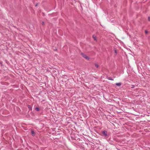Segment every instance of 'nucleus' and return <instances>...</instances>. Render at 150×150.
<instances>
[{
  "label": "nucleus",
  "instance_id": "nucleus-1",
  "mask_svg": "<svg viewBox=\"0 0 150 150\" xmlns=\"http://www.w3.org/2000/svg\"><path fill=\"white\" fill-rule=\"evenodd\" d=\"M103 135L106 138H108L109 137V135L108 134V132L105 131H104L102 132Z\"/></svg>",
  "mask_w": 150,
  "mask_h": 150
},
{
  "label": "nucleus",
  "instance_id": "nucleus-2",
  "mask_svg": "<svg viewBox=\"0 0 150 150\" xmlns=\"http://www.w3.org/2000/svg\"><path fill=\"white\" fill-rule=\"evenodd\" d=\"M81 55L82 57L87 60H89L90 58L89 57L86 56V55L83 53H81Z\"/></svg>",
  "mask_w": 150,
  "mask_h": 150
},
{
  "label": "nucleus",
  "instance_id": "nucleus-3",
  "mask_svg": "<svg viewBox=\"0 0 150 150\" xmlns=\"http://www.w3.org/2000/svg\"><path fill=\"white\" fill-rule=\"evenodd\" d=\"M31 133L33 136H34L35 135V134L34 131L32 130L31 131Z\"/></svg>",
  "mask_w": 150,
  "mask_h": 150
},
{
  "label": "nucleus",
  "instance_id": "nucleus-4",
  "mask_svg": "<svg viewBox=\"0 0 150 150\" xmlns=\"http://www.w3.org/2000/svg\"><path fill=\"white\" fill-rule=\"evenodd\" d=\"M106 78L107 79L113 81L114 80L113 79L111 78L110 77H109L108 76L106 77Z\"/></svg>",
  "mask_w": 150,
  "mask_h": 150
},
{
  "label": "nucleus",
  "instance_id": "nucleus-5",
  "mask_svg": "<svg viewBox=\"0 0 150 150\" xmlns=\"http://www.w3.org/2000/svg\"><path fill=\"white\" fill-rule=\"evenodd\" d=\"M115 84L118 86H120L122 85V83H117Z\"/></svg>",
  "mask_w": 150,
  "mask_h": 150
},
{
  "label": "nucleus",
  "instance_id": "nucleus-6",
  "mask_svg": "<svg viewBox=\"0 0 150 150\" xmlns=\"http://www.w3.org/2000/svg\"><path fill=\"white\" fill-rule=\"evenodd\" d=\"M93 38L94 39V40H96V37L95 35H93Z\"/></svg>",
  "mask_w": 150,
  "mask_h": 150
},
{
  "label": "nucleus",
  "instance_id": "nucleus-7",
  "mask_svg": "<svg viewBox=\"0 0 150 150\" xmlns=\"http://www.w3.org/2000/svg\"><path fill=\"white\" fill-rule=\"evenodd\" d=\"M35 110H36V111H38L39 110H40V109L39 108H38V107H36V108H35Z\"/></svg>",
  "mask_w": 150,
  "mask_h": 150
},
{
  "label": "nucleus",
  "instance_id": "nucleus-8",
  "mask_svg": "<svg viewBox=\"0 0 150 150\" xmlns=\"http://www.w3.org/2000/svg\"><path fill=\"white\" fill-rule=\"evenodd\" d=\"M28 108L30 110H31V109H32V108H31V106H30V105H28Z\"/></svg>",
  "mask_w": 150,
  "mask_h": 150
},
{
  "label": "nucleus",
  "instance_id": "nucleus-9",
  "mask_svg": "<svg viewBox=\"0 0 150 150\" xmlns=\"http://www.w3.org/2000/svg\"><path fill=\"white\" fill-rule=\"evenodd\" d=\"M95 66L97 68H98L99 66V65L97 64H95Z\"/></svg>",
  "mask_w": 150,
  "mask_h": 150
},
{
  "label": "nucleus",
  "instance_id": "nucleus-10",
  "mask_svg": "<svg viewBox=\"0 0 150 150\" xmlns=\"http://www.w3.org/2000/svg\"><path fill=\"white\" fill-rule=\"evenodd\" d=\"M134 85H132L131 88H134Z\"/></svg>",
  "mask_w": 150,
  "mask_h": 150
},
{
  "label": "nucleus",
  "instance_id": "nucleus-11",
  "mask_svg": "<svg viewBox=\"0 0 150 150\" xmlns=\"http://www.w3.org/2000/svg\"><path fill=\"white\" fill-rule=\"evenodd\" d=\"M114 51H115V53L116 54H117V50H115Z\"/></svg>",
  "mask_w": 150,
  "mask_h": 150
},
{
  "label": "nucleus",
  "instance_id": "nucleus-12",
  "mask_svg": "<svg viewBox=\"0 0 150 150\" xmlns=\"http://www.w3.org/2000/svg\"><path fill=\"white\" fill-rule=\"evenodd\" d=\"M41 24H42V25H45V23L43 21H42L41 23Z\"/></svg>",
  "mask_w": 150,
  "mask_h": 150
},
{
  "label": "nucleus",
  "instance_id": "nucleus-13",
  "mask_svg": "<svg viewBox=\"0 0 150 150\" xmlns=\"http://www.w3.org/2000/svg\"><path fill=\"white\" fill-rule=\"evenodd\" d=\"M145 33L146 34H147V33H148V31H147V30H145Z\"/></svg>",
  "mask_w": 150,
  "mask_h": 150
},
{
  "label": "nucleus",
  "instance_id": "nucleus-14",
  "mask_svg": "<svg viewBox=\"0 0 150 150\" xmlns=\"http://www.w3.org/2000/svg\"><path fill=\"white\" fill-rule=\"evenodd\" d=\"M148 20L150 21V17H149L148 18Z\"/></svg>",
  "mask_w": 150,
  "mask_h": 150
},
{
  "label": "nucleus",
  "instance_id": "nucleus-15",
  "mask_svg": "<svg viewBox=\"0 0 150 150\" xmlns=\"http://www.w3.org/2000/svg\"><path fill=\"white\" fill-rule=\"evenodd\" d=\"M0 63H1V64H2V62H0Z\"/></svg>",
  "mask_w": 150,
  "mask_h": 150
}]
</instances>
